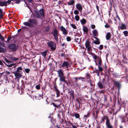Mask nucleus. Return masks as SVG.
Segmentation results:
<instances>
[{"instance_id": "b1692460", "label": "nucleus", "mask_w": 128, "mask_h": 128, "mask_svg": "<svg viewBox=\"0 0 128 128\" xmlns=\"http://www.w3.org/2000/svg\"><path fill=\"white\" fill-rule=\"evenodd\" d=\"M83 31L86 33H87L88 31V29L86 26H83Z\"/></svg>"}, {"instance_id": "2eb2a0df", "label": "nucleus", "mask_w": 128, "mask_h": 128, "mask_svg": "<svg viewBox=\"0 0 128 128\" xmlns=\"http://www.w3.org/2000/svg\"><path fill=\"white\" fill-rule=\"evenodd\" d=\"M106 120V121H108L109 119L108 118L107 116H104L101 118V121L100 122V123H102L103 122H104V120Z\"/></svg>"}, {"instance_id": "4c0bfd02", "label": "nucleus", "mask_w": 128, "mask_h": 128, "mask_svg": "<svg viewBox=\"0 0 128 128\" xmlns=\"http://www.w3.org/2000/svg\"><path fill=\"white\" fill-rule=\"evenodd\" d=\"M47 53V51H45L43 52L42 54V55L43 56H46Z\"/></svg>"}, {"instance_id": "393cba45", "label": "nucleus", "mask_w": 128, "mask_h": 128, "mask_svg": "<svg viewBox=\"0 0 128 128\" xmlns=\"http://www.w3.org/2000/svg\"><path fill=\"white\" fill-rule=\"evenodd\" d=\"M7 5V3L6 2H0V6H6Z\"/></svg>"}, {"instance_id": "4468645a", "label": "nucleus", "mask_w": 128, "mask_h": 128, "mask_svg": "<svg viewBox=\"0 0 128 128\" xmlns=\"http://www.w3.org/2000/svg\"><path fill=\"white\" fill-rule=\"evenodd\" d=\"M76 7L77 9L80 12H82V8L81 4H76Z\"/></svg>"}, {"instance_id": "5701e85b", "label": "nucleus", "mask_w": 128, "mask_h": 128, "mask_svg": "<svg viewBox=\"0 0 128 128\" xmlns=\"http://www.w3.org/2000/svg\"><path fill=\"white\" fill-rule=\"evenodd\" d=\"M111 34L110 32L107 33L106 35V38L107 40H110L111 38Z\"/></svg>"}, {"instance_id": "c85d7f7f", "label": "nucleus", "mask_w": 128, "mask_h": 128, "mask_svg": "<svg viewBox=\"0 0 128 128\" xmlns=\"http://www.w3.org/2000/svg\"><path fill=\"white\" fill-rule=\"evenodd\" d=\"M75 116L76 118H79L80 116V114L77 113H75L74 115H72V116Z\"/></svg>"}, {"instance_id": "2f4dec72", "label": "nucleus", "mask_w": 128, "mask_h": 128, "mask_svg": "<svg viewBox=\"0 0 128 128\" xmlns=\"http://www.w3.org/2000/svg\"><path fill=\"white\" fill-rule=\"evenodd\" d=\"M6 51L5 49L2 48L0 46V52H4Z\"/></svg>"}, {"instance_id": "c756f323", "label": "nucleus", "mask_w": 128, "mask_h": 128, "mask_svg": "<svg viewBox=\"0 0 128 128\" xmlns=\"http://www.w3.org/2000/svg\"><path fill=\"white\" fill-rule=\"evenodd\" d=\"M69 92L70 93V94L71 96H72V98H74V92L72 90H71L70 91L69 90Z\"/></svg>"}, {"instance_id": "0eeeda50", "label": "nucleus", "mask_w": 128, "mask_h": 128, "mask_svg": "<svg viewBox=\"0 0 128 128\" xmlns=\"http://www.w3.org/2000/svg\"><path fill=\"white\" fill-rule=\"evenodd\" d=\"M105 79L104 78H103L102 80V81H99L97 83L98 86L99 88L100 89H102L104 88V83Z\"/></svg>"}, {"instance_id": "9b49d317", "label": "nucleus", "mask_w": 128, "mask_h": 128, "mask_svg": "<svg viewBox=\"0 0 128 128\" xmlns=\"http://www.w3.org/2000/svg\"><path fill=\"white\" fill-rule=\"evenodd\" d=\"M85 46L87 48V50L88 51L91 50V46L89 40H87L85 44Z\"/></svg>"}, {"instance_id": "49530a36", "label": "nucleus", "mask_w": 128, "mask_h": 128, "mask_svg": "<svg viewBox=\"0 0 128 128\" xmlns=\"http://www.w3.org/2000/svg\"><path fill=\"white\" fill-rule=\"evenodd\" d=\"M66 39L67 41L69 42L71 40V38L70 37L67 36L66 38Z\"/></svg>"}, {"instance_id": "423d86ee", "label": "nucleus", "mask_w": 128, "mask_h": 128, "mask_svg": "<svg viewBox=\"0 0 128 128\" xmlns=\"http://www.w3.org/2000/svg\"><path fill=\"white\" fill-rule=\"evenodd\" d=\"M66 125L67 126H70V125L72 126V127H70L69 128H77V127L78 126L77 123L74 122V124L75 125H74L70 121H67L66 122Z\"/></svg>"}, {"instance_id": "bf43d9fd", "label": "nucleus", "mask_w": 128, "mask_h": 128, "mask_svg": "<svg viewBox=\"0 0 128 128\" xmlns=\"http://www.w3.org/2000/svg\"><path fill=\"white\" fill-rule=\"evenodd\" d=\"M16 2V3L17 4H19L20 2V0H16L15 1Z\"/></svg>"}, {"instance_id": "e2e57ef3", "label": "nucleus", "mask_w": 128, "mask_h": 128, "mask_svg": "<svg viewBox=\"0 0 128 128\" xmlns=\"http://www.w3.org/2000/svg\"><path fill=\"white\" fill-rule=\"evenodd\" d=\"M61 56H65V54L64 53H63V52H62V53H61Z\"/></svg>"}, {"instance_id": "f257e3e1", "label": "nucleus", "mask_w": 128, "mask_h": 128, "mask_svg": "<svg viewBox=\"0 0 128 128\" xmlns=\"http://www.w3.org/2000/svg\"><path fill=\"white\" fill-rule=\"evenodd\" d=\"M38 24L37 21L35 19L30 18L29 19L28 22H26L23 23V24L25 26L30 27H34L37 26Z\"/></svg>"}, {"instance_id": "ea45409f", "label": "nucleus", "mask_w": 128, "mask_h": 128, "mask_svg": "<svg viewBox=\"0 0 128 128\" xmlns=\"http://www.w3.org/2000/svg\"><path fill=\"white\" fill-rule=\"evenodd\" d=\"M90 114L89 112L86 115H85L84 116V117L85 118H86L90 116Z\"/></svg>"}, {"instance_id": "69168bd1", "label": "nucleus", "mask_w": 128, "mask_h": 128, "mask_svg": "<svg viewBox=\"0 0 128 128\" xmlns=\"http://www.w3.org/2000/svg\"><path fill=\"white\" fill-rule=\"evenodd\" d=\"M90 54L92 56H94V55H95V54L94 53H93L92 52H91L90 53Z\"/></svg>"}, {"instance_id": "680f3d73", "label": "nucleus", "mask_w": 128, "mask_h": 128, "mask_svg": "<svg viewBox=\"0 0 128 128\" xmlns=\"http://www.w3.org/2000/svg\"><path fill=\"white\" fill-rule=\"evenodd\" d=\"M11 0H8L6 2L7 4H10V3L11 2Z\"/></svg>"}, {"instance_id": "f704fd0d", "label": "nucleus", "mask_w": 128, "mask_h": 128, "mask_svg": "<svg viewBox=\"0 0 128 128\" xmlns=\"http://www.w3.org/2000/svg\"><path fill=\"white\" fill-rule=\"evenodd\" d=\"M75 19L76 20V21H78L80 19V17L78 15H76L75 16Z\"/></svg>"}, {"instance_id": "58836bf2", "label": "nucleus", "mask_w": 128, "mask_h": 128, "mask_svg": "<svg viewBox=\"0 0 128 128\" xmlns=\"http://www.w3.org/2000/svg\"><path fill=\"white\" fill-rule=\"evenodd\" d=\"M74 13L76 15H78L79 14V12L77 10H76L74 11Z\"/></svg>"}, {"instance_id": "a211bd4d", "label": "nucleus", "mask_w": 128, "mask_h": 128, "mask_svg": "<svg viewBox=\"0 0 128 128\" xmlns=\"http://www.w3.org/2000/svg\"><path fill=\"white\" fill-rule=\"evenodd\" d=\"M92 34L93 35L95 36H97L98 35V32L97 30L96 29L94 30H92Z\"/></svg>"}, {"instance_id": "6e6d98bb", "label": "nucleus", "mask_w": 128, "mask_h": 128, "mask_svg": "<svg viewBox=\"0 0 128 128\" xmlns=\"http://www.w3.org/2000/svg\"><path fill=\"white\" fill-rule=\"evenodd\" d=\"M11 37L10 36H9L8 38L7 41L8 42L11 39Z\"/></svg>"}, {"instance_id": "338daca9", "label": "nucleus", "mask_w": 128, "mask_h": 128, "mask_svg": "<svg viewBox=\"0 0 128 128\" xmlns=\"http://www.w3.org/2000/svg\"><path fill=\"white\" fill-rule=\"evenodd\" d=\"M62 3V2L61 1H59L58 3V4H60Z\"/></svg>"}, {"instance_id": "f8f14e48", "label": "nucleus", "mask_w": 128, "mask_h": 128, "mask_svg": "<svg viewBox=\"0 0 128 128\" xmlns=\"http://www.w3.org/2000/svg\"><path fill=\"white\" fill-rule=\"evenodd\" d=\"M60 29L61 31L62 32V33L64 35H66L68 34L67 30L62 26H60Z\"/></svg>"}, {"instance_id": "7ed1b4c3", "label": "nucleus", "mask_w": 128, "mask_h": 128, "mask_svg": "<svg viewBox=\"0 0 128 128\" xmlns=\"http://www.w3.org/2000/svg\"><path fill=\"white\" fill-rule=\"evenodd\" d=\"M58 76L59 78L60 81L62 82H63L64 83L68 84V83L66 80H65L66 77L64 75V72L61 70H59L58 71Z\"/></svg>"}, {"instance_id": "864d4df0", "label": "nucleus", "mask_w": 128, "mask_h": 128, "mask_svg": "<svg viewBox=\"0 0 128 128\" xmlns=\"http://www.w3.org/2000/svg\"><path fill=\"white\" fill-rule=\"evenodd\" d=\"M103 48V46L102 45H100L99 47V49L100 50H102Z\"/></svg>"}, {"instance_id": "c9c22d12", "label": "nucleus", "mask_w": 128, "mask_h": 128, "mask_svg": "<svg viewBox=\"0 0 128 128\" xmlns=\"http://www.w3.org/2000/svg\"><path fill=\"white\" fill-rule=\"evenodd\" d=\"M70 26L74 29H76V26L74 24H70Z\"/></svg>"}, {"instance_id": "f3484780", "label": "nucleus", "mask_w": 128, "mask_h": 128, "mask_svg": "<svg viewBox=\"0 0 128 128\" xmlns=\"http://www.w3.org/2000/svg\"><path fill=\"white\" fill-rule=\"evenodd\" d=\"M94 38L96 40L94 41V43L96 44H100L99 39L98 38L96 37H94Z\"/></svg>"}, {"instance_id": "473e14b6", "label": "nucleus", "mask_w": 128, "mask_h": 128, "mask_svg": "<svg viewBox=\"0 0 128 128\" xmlns=\"http://www.w3.org/2000/svg\"><path fill=\"white\" fill-rule=\"evenodd\" d=\"M123 32L125 36H128V32L127 30L124 31Z\"/></svg>"}, {"instance_id": "e433bc0d", "label": "nucleus", "mask_w": 128, "mask_h": 128, "mask_svg": "<svg viewBox=\"0 0 128 128\" xmlns=\"http://www.w3.org/2000/svg\"><path fill=\"white\" fill-rule=\"evenodd\" d=\"M25 71L26 73H28L30 71V69L28 68H25Z\"/></svg>"}, {"instance_id": "603ef678", "label": "nucleus", "mask_w": 128, "mask_h": 128, "mask_svg": "<svg viewBox=\"0 0 128 128\" xmlns=\"http://www.w3.org/2000/svg\"><path fill=\"white\" fill-rule=\"evenodd\" d=\"M93 57L94 59L95 60L97 59L98 58L97 56L96 55V54H95V55L93 56Z\"/></svg>"}, {"instance_id": "a18cd8bd", "label": "nucleus", "mask_w": 128, "mask_h": 128, "mask_svg": "<svg viewBox=\"0 0 128 128\" xmlns=\"http://www.w3.org/2000/svg\"><path fill=\"white\" fill-rule=\"evenodd\" d=\"M78 103L79 104L78 106V107H77V106H76L75 107V108L76 109V110H78V109L80 108V102H79L78 101Z\"/></svg>"}, {"instance_id": "3c124183", "label": "nucleus", "mask_w": 128, "mask_h": 128, "mask_svg": "<svg viewBox=\"0 0 128 128\" xmlns=\"http://www.w3.org/2000/svg\"><path fill=\"white\" fill-rule=\"evenodd\" d=\"M52 104L54 107H55L58 108L59 106V105L57 106L54 103V102H52Z\"/></svg>"}, {"instance_id": "09e8293b", "label": "nucleus", "mask_w": 128, "mask_h": 128, "mask_svg": "<svg viewBox=\"0 0 128 128\" xmlns=\"http://www.w3.org/2000/svg\"><path fill=\"white\" fill-rule=\"evenodd\" d=\"M90 27H91L92 28V29H94L96 28L94 24H92L90 26Z\"/></svg>"}, {"instance_id": "de8ad7c7", "label": "nucleus", "mask_w": 128, "mask_h": 128, "mask_svg": "<svg viewBox=\"0 0 128 128\" xmlns=\"http://www.w3.org/2000/svg\"><path fill=\"white\" fill-rule=\"evenodd\" d=\"M106 28H108L110 27V26L107 23H106L104 26Z\"/></svg>"}, {"instance_id": "c03bdc74", "label": "nucleus", "mask_w": 128, "mask_h": 128, "mask_svg": "<svg viewBox=\"0 0 128 128\" xmlns=\"http://www.w3.org/2000/svg\"><path fill=\"white\" fill-rule=\"evenodd\" d=\"M35 88L37 90H39L40 88V85H37L36 86Z\"/></svg>"}, {"instance_id": "f03ea898", "label": "nucleus", "mask_w": 128, "mask_h": 128, "mask_svg": "<svg viewBox=\"0 0 128 128\" xmlns=\"http://www.w3.org/2000/svg\"><path fill=\"white\" fill-rule=\"evenodd\" d=\"M22 68L20 66L16 68L15 71L13 72V74H14L16 79L18 80L22 76Z\"/></svg>"}, {"instance_id": "20e7f679", "label": "nucleus", "mask_w": 128, "mask_h": 128, "mask_svg": "<svg viewBox=\"0 0 128 128\" xmlns=\"http://www.w3.org/2000/svg\"><path fill=\"white\" fill-rule=\"evenodd\" d=\"M18 46L14 44H9L8 46V49L12 52L16 51L18 49Z\"/></svg>"}, {"instance_id": "a19ab883", "label": "nucleus", "mask_w": 128, "mask_h": 128, "mask_svg": "<svg viewBox=\"0 0 128 128\" xmlns=\"http://www.w3.org/2000/svg\"><path fill=\"white\" fill-rule=\"evenodd\" d=\"M78 79L79 80H81L82 81H84V80H85V78H82V77H79L78 78Z\"/></svg>"}, {"instance_id": "ddd939ff", "label": "nucleus", "mask_w": 128, "mask_h": 128, "mask_svg": "<svg viewBox=\"0 0 128 128\" xmlns=\"http://www.w3.org/2000/svg\"><path fill=\"white\" fill-rule=\"evenodd\" d=\"M106 124L107 128H113V126L111 124L109 120L106 122Z\"/></svg>"}, {"instance_id": "9d476101", "label": "nucleus", "mask_w": 128, "mask_h": 128, "mask_svg": "<svg viewBox=\"0 0 128 128\" xmlns=\"http://www.w3.org/2000/svg\"><path fill=\"white\" fill-rule=\"evenodd\" d=\"M4 63V64L6 66H8L9 67H11L12 66H16V64H6V62H5L3 60H0V65H3V63Z\"/></svg>"}, {"instance_id": "052dcab7", "label": "nucleus", "mask_w": 128, "mask_h": 128, "mask_svg": "<svg viewBox=\"0 0 128 128\" xmlns=\"http://www.w3.org/2000/svg\"><path fill=\"white\" fill-rule=\"evenodd\" d=\"M50 29V27L48 26L46 27V31H48Z\"/></svg>"}, {"instance_id": "774afa93", "label": "nucleus", "mask_w": 128, "mask_h": 128, "mask_svg": "<svg viewBox=\"0 0 128 128\" xmlns=\"http://www.w3.org/2000/svg\"><path fill=\"white\" fill-rule=\"evenodd\" d=\"M108 22L109 23H112V21L111 20H108Z\"/></svg>"}, {"instance_id": "cd10ccee", "label": "nucleus", "mask_w": 128, "mask_h": 128, "mask_svg": "<svg viewBox=\"0 0 128 128\" xmlns=\"http://www.w3.org/2000/svg\"><path fill=\"white\" fill-rule=\"evenodd\" d=\"M93 73L96 74L98 76H100V72L97 69H96L95 70H94L93 72Z\"/></svg>"}, {"instance_id": "0e129e2a", "label": "nucleus", "mask_w": 128, "mask_h": 128, "mask_svg": "<svg viewBox=\"0 0 128 128\" xmlns=\"http://www.w3.org/2000/svg\"><path fill=\"white\" fill-rule=\"evenodd\" d=\"M96 9H97V10L98 11H99V7H98V6L96 5Z\"/></svg>"}, {"instance_id": "6e6552de", "label": "nucleus", "mask_w": 128, "mask_h": 128, "mask_svg": "<svg viewBox=\"0 0 128 128\" xmlns=\"http://www.w3.org/2000/svg\"><path fill=\"white\" fill-rule=\"evenodd\" d=\"M58 30L56 29H54L53 33V34L55 39L57 42L58 41Z\"/></svg>"}, {"instance_id": "6ab92c4d", "label": "nucleus", "mask_w": 128, "mask_h": 128, "mask_svg": "<svg viewBox=\"0 0 128 128\" xmlns=\"http://www.w3.org/2000/svg\"><path fill=\"white\" fill-rule=\"evenodd\" d=\"M9 58L10 60L14 61H17L19 59V58H16L12 56H10Z\"/></svg>"}, {"instance_id": "bb28decb", "label": "nucleus", "mask_w": 128, "mask_h": 128, "mask_svg": "<svg viewBox=\"0 0 128 128\" xmlns=\"http://www.w3.org/2000/svg\"><path fill=\"white\" fill-rule=\"evenodd\" d=\"M80 22L82 24H84L86 22V20L84 18L80 20Z\"/></svg>"}, {"instance_id": "79ce46f5", "label": "nucleus", "mask_w": 128, "mask_h": 128, "mask_svg": "<svg viewBox=\"0 0 128 128\" xmlns=\"http://www.w3.org/2000/svg\"><path fill=\"white\" fill-rule=\"evenodd\" d=\"M98 69L99 70V71L102 72L103 70V68L101 67L100 66H98Z\"/></svg>"}, {"instance_id": "7c9ffc66", "label": "nucleus", "mask_w": 128, "mask_h": 128, "mask_svg": "<svg viewBox=\"0 0 128 128\" xmlns=\"http://www.w3.org/2000/svg\"><path fill=\"white\" fill-rule=\"evenodd\" d=\"M74 3V0H72L70 1L69 2H68V5H71L73 4Z\"/></svg>"}, {"instance_id": "aec40b11", "label": "nucleus", "mask_w": 128, "mask_h": 128, "mask_svg": "<svg viewBox=\"0 0 128 128\" xmlns=\"http://www.w3.org/2000/svg\"><path fill=\"white\" fill-rule=\"evenodd\" d=\"M40 14V15L43 17L44 16V11L43 9H41L39 10Z\"/></svg>"}, {"instance_id": "4d7b16f0", "label": "nucleus", "mask_w": 128, "mask_h": 128, "mask_svg": "<svg viewBox=\"0 0 128 128\" xmlns=\"http://www.w3.org/2000/svg\"><path fill=\"white\" fill-rule=\"evenodd\" d=\"M0 39L2 41H4V37L2 35L0 36Z\"/></svg>"}, {"instance_id": "37998d69", "label": "nucleus", "mask_w": 128, "mask_h": 128, "mask_svg": "<svg viewBox=\"0 0 128 128\" xmlns=\"http://www.w3.org/2000/svg\"><path fill=\"white\" fill-rule=\"evenodd\" d=\"M114 83L116 86H120V84L118 82L115 81L114 82Z\"/></svg>"}, {"instance_id": "5fc2aeb1", "label": "nucleus", "mask_w": 128, "mask_h": 128, "mask_svg": "<svg viewBox=\"0 0 128 128\" xmlns=\"http://www.w3.org/2000/svg\"><path fill=\"white\" fill-rule=\"evenodd\" d=\"M105 92V91L104 90H102L99 91H98V92L99 93H100V94H101V93L104 94V92Z\"/></svg>"}, {"instance_id": "412c9836", "label": "nucleus", "mask_w": 128, "mask_h": 128, "mask_svg": "<svg viewBox=\"0 0 128 128\" xmlns=\"http://www.w3.org/2000/svg\"><path fill=\"white\" fill-rule=\"evenodd\" d=\"M4 60L8 64H13V61L11 60H8L6 58H4Z\"/></svg>"}, {"instance_id": "13d9d810", "label": "nucleus", "mask_w": 128, "mask_h": 128, "mask_svg": "<svg viewBox=\"0 0 128 128\" xmlns=\"http://www.w3.org/2000/svg\"><path fill=\"white\" fill-rule=\"evenodd\" d=\"M75 80V82H76V84H77V83H76L78 82V78L76 77H74V78Z\"/></svg>"}, {"instance_id": "8fccbe9b", "label": "nucleus", "mask_w": 128, "mask_h": 128, "mask_svg": "<svg viewBox=\"0 0 128 128\" xmlns=\"http://www.w3.org/2000/svg\"><path fill=\"white\" fill-rule=\"evenodd\" d=\"M102 61L101 60H100L99 62H98V66H101L102 65Z\"/></svg>"}, {"instance_id": "72a5a7b5", "label": "nucleus", "mask_w": 128, "mask_h": 128, "mask_svg": "<svg viewBox=\"0 0 128 128\" xmlns=\"http://www.w3.org/2000/svg\"><path fill=\"white\" fill-rule=\"evenodd\" d=\"M76 42L79 44L81 41V40L80 38H76Z\"/></svg>"}, {"instance_id": "a878e982", "label": "nucleus", "mask_w": 128, "mask_h": 128, "mask_svg": "<svg viewBox=\"0 0 128 128\" xmlns=\"http://www.w3.org/2000/svg\"><path fill=\"white\" fill-rule=\"evenodd\" d=\"M55 90L56 92V94H57V97H58L60 94V92H59L57 88L56 87H55Z\"/></svg>"}, {"instance_id": "1a4fd4ad", "label": "nucleus", "mask_w": 128, "mask_h": 128, "mask_svg": "<svg viewBox=\"0 0 128 128\" xmlns=\"http://www.w3.org/2000/svg\"><path fill=\"white\" fill-rule=\"evenodd\" d=\"M70 66L69 62L68 61H64L62 63V65H60V67L64 68L65 67L68 68L69 66Z\"/></svg>"}, {"instance_id": "39448f33", "label": "nucleus", "mask_w": 128, "mask_h": 128, "mask_svg": "<svg viewBox=\"0 0 128 128\" xmlns=\"http://www.w3.org/2000/svg\"><path fill=\"white\" fill-rule=\"evenodd\" d=\"M48 46L50 47V49L52 50H55L56 48V45L52 41H50L47 42Z\"/></svg>"}, {"instance_id": "dca6fc26", "label": "nucleus", "mask_w": 128, "mask_h": 128, "mask_svg": "<svg viewBox=\"0 0 128 128\" xmlns=\"http://www.w3.org/2000/svg\"><path fill=\"white\" fill-rule=\"evenodd\" d=\"M34 13L37 18H40L41 16L39 12L37 10H35L34 11Z\"/></svg>"}, {"instance_id": "4be33fe9", "label": "nucleus", "mask_w": 128, "mask_h": 128, "mask_svg": "<svg viewBox=\"0 0 128 128\" xmlns=\"http://www.w3.org/2000/svg\"><path fill=\"white\" fill-rule=\"evenodd\" d=\"M120 28L121 30L126 29V25L122 23V25Z\"/></svg>"}]
</instances>
